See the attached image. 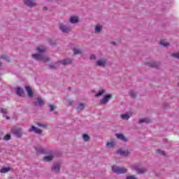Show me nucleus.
Here are the masks:
<instances>
[{"label": "nucleus", "mask_w": 179, "mask_h": 179, "mask_svg": "<svg viewBox=\"0 0 179 179\" xmlns=\"http://www.w3.org/2000/svg\"><path fill=\"white\" fill-rule=\"evenodd\" d=\"M30 132H36V134H41V130L35 127L34 126H31V128L29 129Z\"/></svg>", "instance_id": "12"}, {"label": "nucleus", "mask_w": 179, "mask_h": 179, "mask_svg": "<svg viewBox=\"0 0 179 179\" xmlns=\"http://www.w3.org/2000/svg\"><path fill=\"white\" fill-rule=\"evenodd\" d=\"M53 173H58L59 171V164H55L52 169Z\"/></svg>", "instance_id": "18"}, {"label": "nucleus", "mask_w": 179, "mask_h": 179, "mask_svg": "<svg viewBox=\"0 0 179 179\" xmlns=\"http://www.w3.org/2000/svg\"><path fill=\"white\" fill-rule=\"evenodd\" d=\"M116 137L117 138V139H120L121 141H123L124 142H126L127 141V138H125V136H124V135L122 134H116Z\"/></svg>", "instance_id": "20"}, {"label": "nucleus", "mask_w": 179, "mask_h": 179, "mask_svg": "<svg viewBox=\"0 0 179 179\" xmlns=\"http://www.w3.org/2000/svg\"><path fill=\"white\" fill-rule=\"evenodd\" d=\"M24 3L27 6H30V7L36 6V3L34 0H24Z\"/></svg>", "instance_id": "7"}, {"label": "nucleus", "mask_w": 179, "mask_h": 179, "mask_svg": "<svg viewBox=\"0 0 179 179\" xmlns=\"http://www.w3.org/2000/svg\"><path fill=\"white\" fill-rule=\"evenodd\" d=\"M114 146H115V142L114 141V140H110L108 141L106 143V148L108 149H113Z\"/></svg>", "instance_id": "9"}, {"label": "nucleus", "mask_w": 179, "mask_h": 179, "mask_svg": "<svg viewBox=\"0 0 179 179\" xmlns=\"http://www.w3.org/2000/svg\"><path fill=\"white\" fill-rule=\"evenodd\" d=\"M72 61L71 59H66V60H63L62 62H59V63L55 64L51 68H57V65H59V64H62V65H68V64H71Z\"/></svg>", "instance_id": "4"}, {"label": "nucleus", "mask_w": 179, "mask_h": 179, "mask_svg": "<svg viewBox=\"0 0 179 179\" xmlns=\"http://www.w3.org/2000/svg\"><path fill=\"white\" fill-rule=\"evenodd\" d=\"M134 170H136V171H137V173H138V174H143V173H145L146 171V169H145L143 168H141L138 166H134Z\"/></svg>", "instance_id": "10"}, {"label": "nucleus", "mask_w": 179, "mask_h": 179, "mask_svg": "<svg viewBox=\"0 0 179 179\" xmlns=\"http://www.w3.org/2000/svg\"><path fill=\"white\" fill-rule=\"evenodd\" d=\"M16 92L17 94H18V96H21V97H23V96H24V92L20 87L16 88Z\"/></svg>", "instance_id": "15"}, {"label": "nucleus", "mask_w": 179, "mask_h": 179, "mask_svg": "<svg viewBox=\"0 0 179 179\" xmlns=\"http://www.w3.org/2000/svg\"><path fill=\"white\" fill-rule=\"evenodd\" d=\"M90 59H96V57L94 56V55H91Z\"/></svg>", "instance_id": "39"}, {"label": "nucleus", "mask_w": 179, "mask_h": 179, "mask_svg": "<svg viewBox=\"0 0 179 179\" xmlns=\"http://www.w3.org/2000/svg\"><path fill=\"white\" fill-rule=\"evenodd\" d=\"M2 58L5 59V57H2Z\"/></svg>", "instance_id": "41"}, {"label": "nucleus", "mask_w": 179, "mask_h": 179, "mask_svg": "<svg viewBox=\"0 0 179 179\" xmlns=\"http://www.w3.org/2000/svg\"><path fill=\"white\" fill-rule=\"evenodd\" d=\"M127 179H138L135 176H129L127 177Z\"/></svg>", "instance_id": "35"}, {"label": "nucleus", "mask_w": 179, "mask_h": 179, "mask_svg": "<svg viewBox=\"0 0 179 179\" xmlns=\"http://www.w3.org/2000/svg\"><path fill=\"white\" fill-rule=\"evenodd\" d=\"M157 153H159V155H165L164 151H162V150H157Z\"/></svg>", "instance_id": "37"}, {"label": "nucleus", "mask_w": 179, "mask_h": 179, "mask_svg": "<svg viewBox=\"0 0 179 179\" xmlns=\"http://www.w3.org/2000/svg\"><path fill=\"white\" fill-rule=\"evenodd\" d=\"M85 108V105L83 103H80L77 108L78 111H82Z\"/></svg>", "instance_id": "27"}, {"label": "nucleus", "mask_w": 179, "mask_h": 179, "mask_svg": "<svg viewBox=\"0 0 179 179\" xmlns=\"http://www.w3.org/2000/svg\"><path fill=\"white\" fill-rule=\"evenodd\" d=\"M113 95L111 94L104 95L103 97L100 101L101 104H106V103H108V101H110Z\"/></svg>", "instance_id": "3"}, {"label": "nucleus", "mask_w": 179, "mask_h": 179, "mask_svg": "<svg viewBox=\"0 0 179 179\" xmlns=\"http://www.w3.org/2000/svg\"><path fill=\"white\" fill-rule=\"evenodd\" d=\"M151 66H152V68H157V64L156 63H153V64L151 65Z\"/></svg>", "instance_id": "38"}, {"label": "nucleus", "mask_w": 179, "mask_h": 179, "mask_svg": "<svg viewBox=\"0 0 179 179\" xmlns=\"http://www.w3.org/2000/svg\"><path fill=\"white\" fill-rule=\"evenodd\" d=\"M113 171L116 173L117 174H124V173H127V169L124 168L118 167L117 166H113L112 167Z\"/></svg>", "instance_id": "2"}, {"label": "nucleus", "mask_w": 179, "mask_h": 179, "mask_svg": "<svg viewBox=\"0 0 179 179\" xmlns=\"http://www.w3.org/2000/svg\"><path fill=\"white\" fill-rule=\"evenodd\" d=\"M5 141H9V139H10V135L7 134L5 137H4Z\"/></svg>", "instance_id": "36"}, {"label": "nucleus", "mask_w": 179, "mask_h": 179, "mask_svg": "<svg viewBox=\"0 0 179 179\" xmlns=\"http://www.w3.org/2000/svg\"><path fill=\"white\" fill-rule=\"evenodd\" d=\"M32 58H34V59H36V61H43V62L48 61V57L43 56L41 54H34L32 55Z\"/></svg>", "instance_id": "1"}, {"label": "nucleus", "mask_w": 179, "mask_h": 179, "mask_svg": "<svg viewBox=\"0 0 179 179\" xmlns=\"http://www.w3.org/2000/svg\"><path fill=\"white\" fill-rule=\"evenodd\" d=\"M83 138L86 142L90 139V137L87 134H84Z\"/></svg>", "instance_id": "30"}, {"label": "nucleus", "mask_w": 179, "mask_h": 179, "mask_svg": "<svg viewBox=\"0 0 179 179\" xmlns=\"http://www.w3.org/2000/svg\"><path fill=\"white\" fill-rule=\"evenodd\" d=\"M117 155H120V156H128V155H129V152H128V150H124L122 149H119L117 151Z\"/></svg>", "instance_id": "6"}, {"label": "nucleus", "mask_w": 179, "mask_h": 179, "mask_svg": "<svg viewBox=\"0 0 179 179\" xmlns=\"http://www.w3.org/2000/svg\"><path fill=\"white\" fill-rule=\"evenodd\" d=\"M36 51L39 53L41 54V52H44L45 51V48L43 46H39L37 48Z\"/></svg>", "instance_id": "21"}, {"label": "nucleus", "mask_w": 179, "mask_h": 179, "mask_svg": "<svg viewBox=\"0 0 179 179\" xmlns=\"http://www.w3.org/2000/svg\"><path fill=\"white\" fill-rule=\"evenodd\" d=\"M59 29L63 31V33H68L69 31H71V27H66L64 24H60Z\"/></svg>", "instance_id": "5"}, {"label": "nucleus", "mask_w": 179, "mask_h": 179, "mask_svg": "<svg viewBox=\"0 0 179 179\" xmlns=\"http://www.w3.org/2000/svg\"><path fill=\"white\" fill-rule=\"evenodd\" d=\"M101 30V25L96 24L95 26V33H100Z\"/></svg>", "instance_id": "24"}, {"label": "nucleus", "mask_w": 179, "mask_h": 179, "mask_svg": "<svg viewBox=\"0 0 179 179\" xmlns=\"http://www.w3.org/2000/svg\"><path fill=\"white\" fill-rule=\"evenodd\" d=\"M36 100H37V101L34 102L35 106L44 105V101H43V99H41V98L38 97Z\"/></svg>", "instance_id": "13"}, {"label": "nucleus", "mask_w": 179, "mask_h": 179, "mask_svg": "<svg viewBox=\"0 0 179 179\" xmlns=\"http://www.w3.org/2000/svg\"><path fill=\"white\" fill-rule=\"evenodd\" d=\"M103 94H106V90H99V91L95 94V97H100V96H103Z\"/></svg>", "instance_id": "19"}, {"label": "nucleus", "mask_w": 179, "mask_h": 179, "mask_svg": "<svg viewBox=\"0 0 179 179\" xmlns=\"http://www.w3.org/2000/svg\"><path fill=\"white\" fill-rule=\"evenodd\" d=\"M160 44H161V45H163L164 47H167V45H169L168 42L165 41L164 40H162L160 41Z\"/></svg>", "instance_id": "28"}, {"label": "nucleus", "mask_w": 179, "mask_h": 179, "mask_svg": "<svg viewBox=\"0 0 179 179\" xmlns=\"http://www.w3.org/2000/svg\"><path fill=\"white\" fill-rule=\"evenodd\" d=\"M73 52L75 55L82 54V50H80V49H74Z\"/></svg>", "instance_id": "29"}, {"label": "nucleus", "mask_w": 179, "mask_h": 179, "mask_svg": "<svg viewBox=\"0 0 179 179\" xmlns=\"http://www.w3.org/2000/svg\"><path fill=\"white\" fill-rule=\"evenodd\" d=\"M0 65H1V63H0Z\"/></svg>", "instance_id": "42"}, {"label": "nucleus", "mask_w": 179, "mask_h": 179, "mask_svg": "<svg viewBox=\"0 0 179 179\" xmlns=\"http://www.w3.org/2000/svg\"><path fill=\"white\" fill-rule=\"evenodd\" d=\"M13 134L15 135L17 138H20L22 136V130L20 129H15L12 130Z\"/></svg>", "instance_id": "8"}, {"label": "nucleus", "mask_w": 179, "mask_h": 179, "mask_svg": "<svg viewBox=\"0 0 179 179\" xmlns=\"http://www.w3.org/2000/svg\"><path fill=\"white\" fill-rule=\"evenodd\" d=\"M106 64H107V62L105 59H100L96 62V65L98 66H106Z\"/></svg>", "instance_id": "11"}, {"label": "nucleus", "mask_w": 179, "mask_h": 179, "mask_svg": "<svg viewBox=\"0 0 179 179\" xmlns=\"http://www.w3.org/2000/svg\"><path fill=\"white\" fill-rule=\"evenodd\" d=\"M53 157H54L52 155L46 156L43 158V160H44V162H51V160H52Z\"/></svg>", "instance_id": "22"}, {"label": "nucleus", "mask_w": 179, "mask_h": 179, "mask_svg": "<svg viewBox=\"0 0 179 179\" xmlns=\"http://www.w3.org/2000/svg\"><path fill=\"white\" fill-rule=\"evenodd\" d=\"M139 122L140 124H142L143 122H145V124H148V122H150V120H149L148 118H143L141 119Z\"/></svg>", "instance_id": "25"}, {"label": "nucleus", "mask_w": 179, "mask_h": 179, "mask_svg": "<svg viewBox=\"0 0 179 179\" xmlns=\"http://www.w3.org/2000/svg\"><path fill=\"white\" fill-rule=\"evenodd\" d=\"M26 91L28 93L29 97H33V91L31 90V88L29 86L25 87Z\"/></svg>", "instance_id": "14"}, {"label": "nucleus", "mask_w": 179, "mask_h": 179, "mask_svg": "<svg viewBox=\"0 0 179 179\" xmlns=\"http://www.w3.org/2000/svg\"><path fill=\"white\" fill-rule=\"evenodd\" d=\"M38 127H42V128H45L47 127V124L45 123H38Z\"/></svg>", "instance_id": "32"}, {"label": "nucleus", "mask_w": 179, "mask_h": 179, "mask_svg": "<svg viewBox=\"0 0 179 179\" xmlns=\"http://www.w3.org/2000/svg\"><path fill=\"white\" fill-rule=\"evenodd\" d=\"M129 117H130V115L128 113L121 115L122 120H128L129 118Z\"/></svg>", "instance_id": "26"}, {"label": "nucleus", "mask_w": 179, "mask_h": 179, "mask_svg": "<svg viewBox=\"0 0 179 179\" xmlns=\"http://www.w3.org/2000/svg\"><path fill=\"white\" fill-rule=\"evenodd\" d=\"M131 96H132V97H135V94H134V95L131 94Z\"/></svg>", "instance_id": "40"}, {"label": "nucleus", "mask_w": 179, "mask_h": 179, "mask_svg": "<svg viewBox=\"0 0 179 179\" xmlns=\"http://www.w3.org/2000/svg\"><path fill=\"white\" fill-rule=\"evenodd\" d=\"M172 57H174V58H177L179 59V52H176L172 55Z\"/></svg>", "instance_id": "31"}, {"label": "nucleus", "mask_w": 179, "mask_h": 179, "mask_svg": "<svg viewBox=\"0 0 179 179\" xmlns=\"http://www.w3.org/2000/svg\"><path fill=\"white\" fill-rule=\"evenodd\" d=\"M0 111L3 115V117L6 118V120H9V117L6 116V114H8V109L1 108L0 109Z\"/></svg>", "instance_id": "17"}, {"label": "nucleus", "mask_w": 179, "mask_h": 179, "mask_svg": "<svg viewBox=\"0 0 179 179\" xmlns=\"http://www.w3.org/2000/svg\"><path fill=\"white\" fill-rule=\"evenodd\" d=\"M37 152H39L41 153H47V152L45 151V150L41 148L40 150H37Z\"/></svg>", "instance_id": "34"}, {"label": "nucleus", "mask_w": 179, "mask_h": 179, "mask_svg": "<svg viewBox=\"0 0 179 179\" xmlns=\"http://www.w3.org/2000/svg\"><path fill=\"white\" fill-rule=\"evenodd\" d=\"M49 107L50 108V111H53V110H55V108H57L55 106L51 104L49 105Z\"/></svg>", "instance_id": "33"}, {"label": "nucleus", "mask_w": 179, "mask_h": 179, "mask_svg": "<svg viewBox=\"0 0 179 179\" xmlns=\"http://www.w3.org/2000/svg\"><path fill=\"white\" fill-rule=\"evenodd\" d=\"M11 170L10 167H4L0 170V173H8Z\"/></svg>", "instance_id": "23"}, {"label": "nucleus", "mask_w": 179, "mask_h": 179, "mask_svg": "<svg viewBox=\"0 0 179 179\" xmlns=\"http://www.w3.org/2000/svg\"><path fill=\"white\" fill-rule=\"evenodd\" d=\"M71 23L75 24L79 22V18L76 16H71L70 18Z\"/></svg>", "instance_id": "16"}]
</instances>
